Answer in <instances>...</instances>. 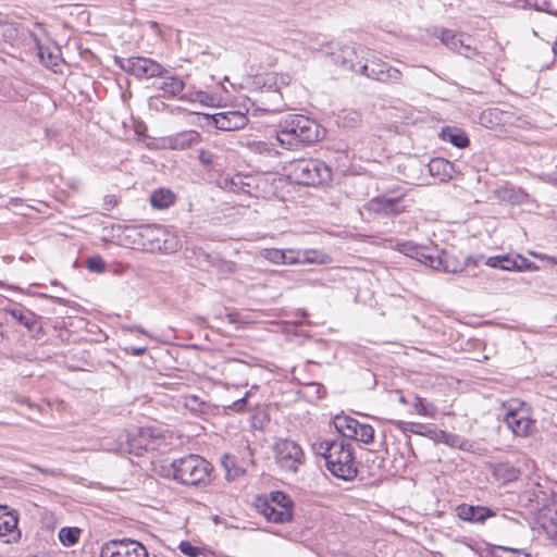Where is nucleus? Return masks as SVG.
<instances>
[{"label": "nucleus", "mask_w": 557, "mask_h": 557, "mask_svg": "<svg viewBox=\"0 0 557 557\" xmlns=\"http://www.w3.org/2000/svg\"><path fill=\"white\" fill-rule=\"evenodd\" d=\"M212 466L199 455H187L174 459L163 467V475L186 486H206L211 481Z\"/></svg>", "instance_id": "f257e3e1"}, {"label": "nucleus", "mask_w": 557, "mask_h": 557, "mask_svg": "<svg viewBox=\"0 0 557 557\" xmlns=\"http://www.w3.org/2000/svg\"><path fill=\"white\" fill-rule=\"evenodd\" d=\"M323 136L320 125L300 114L288 115L280 123L276 139L282 147L295 149L300 145L312 144Z\"/></svg>", "instance_id": "f03ea898"}, {"label": "nucleus", "mask_w": 557, "mask_h": 557, "mask_svg": "<svg viewBox=\"0 0 557 557\" xmlns=\"http://www.w3.org/2000/svg\"><path fill=\"white\" fill-rule=\"evenodd\" d=\"M283 170L286 177L298 185L318 186L332 180V170L319 159H295L286 163Z\"/></svg>", "instance_id": "7ed1b4c3"}, {"label": "nucleus", "mask_w": 557, "mask_h": 557, "mask_svg": "<svg viewBox=\"0 0 557 557\" xmlns=\"http://www.w3.org/2000/svg\"><path fill=\"white\" fill-rule=\"evenodd\" d=\"M327 470L345 481L357 475L351 445L345 440L335 441L325 462Z\"/></svg>", "instance_id": "20e7f679"}, {"label": "nucleus", "mask_w": 557, "mask_h": 557, "mask_svg": "<svg viewBox=\"0 0 557 557\" xmlns=\"http://www.w3.org/2000/svg\"><path fill=\"white\" fill-rule=\"evenodd\" d=\"M274 454L277 465L289 472H297L299 466L305 463L306 457L298 443L287 438H278L274 444Z\"/></svg>", "instance_id": "39448f33"}, {"label": "nucleus", "mask_w": 557, "mask_h": 557, "mask_svg": "<svg viewBox=\"0 0 557 557\" xmlns=\"http://www.w3.org/2000/svg\"><path fill=\"white\" fill-rule=\"evenodd\" d=\"M441 41L450 50L456 51L468 59L479 58L485 60V57L475 46V39L465 33H455L451 29H442Z\"/></svg>", "instance_id": "423d86ee"}, {"label": "nucleus", "mask_w": 557, "mask_h": 557, "mask_svg": "<svg viewBox=\"0 0 557 557\" xmlns=\"http://www.w3.org/2000/svg\"><path fill=\"white\" fill-rule=\"evenodd\" d=\"M358 73L367 76L368 78L385 84H397L403 77V74L398 69L393 67L377 58H372L360 64Z\"/></svg>", "instance_id": "0eeeda50"}, {"label": "nucleus", "mask_w": 557, "mask_h": 557, "mask_svg": "<svg viewBox=\"0 0 557 557\" xmlns=\"http://www.w3.org/2000/svg\"><path fill=\"white\" fill-rule=\"evenodd\" d=\"M121 67L138 78L163 77L165 74H169V71L160 63L145 57L123 59Z\"/></svg>", "instance_id": "6e6552de"}, {"label": "nucleus", "mask_w": 557, "mask_h": 557, "mask_svg": "<svg viewBox=\"0 0 557 557\" xmlns=\"http://www.w3.org/2000/svg\"><path fill=\"white\" fill-rule=\"evenodd\" d=\"M101 557H148L146 547L131 539L113 540L101 547Z\"/></svg>", "instance_id": "1a4fd4ad"}, {"label": "nucleus", "mask_w": 557, "mask_h": 557, "mask_svg": "<svg viewBox=\"0 0 557 557\" xmlns=\"http://www.w3.org/2000/svg\"><path fill=\"white\" fill-rule=\"evenodd\" d=\"M282 183V178L267 175H246L244 191L249 196L256 198H271L276 196L275 183Z\"/></svg>", "instance_id": "9d476101"}, {"label": "nucleus", "mask_w": 557, "mask_h": 557, "mask_svg": "<svg viewBox=\"0 0 557 557\" xmlns=\"http://www.w3.org/2000/svg\"><path fill=\"white\" fill-rule=\"evenodd\" d=\"M483 259L484 256L479 255L476 257L469 256L463 261H460L458 257L442 250L441 253L435 256L433 269L446 273H459L462 272L466 267H478Z\"/></svg>", "instance_id": "9b49d317"}, {"label": "nucleus", "mask_w": 557, "mask_h": 557, "mask_svg": "<svg viewBox=\"0 0 557 557\" xmlns=\"http://www.w3.org/2000/svg\"><path fill=\"white\" fill-rule=\"evenodd\" d=\"M1 312L12 317L30 333L39 334L42 330L40 317L21 304H10L1 308Z\"/></svg>", "instance_id": "f8f14e48"}, {"label": "nucleus", "mask_w": 557, "mask_h": 557, "mask_svg": "<svg viewBox=\"0 0 557 557\" xmlns=\"http://www.w3.org/2000/svg\"><path fill=\"white\" fill-rule=\"evenodd\" d=\"M504 422L518 436H528L535 425V421L529 417L528 410L522 407H509L505 413Z\"/></svg>", "instance_id": "ddd939ff"}, {"label": "nucleus", "mask_w": 557, "mask_h": 557, "mask_svg": "<svg viewBox=\"0 0 557 557\" xmlns=\"http://www.w3.org/2000/svg\"><path fill=\"white\" fill-rule=\"evenodd\" d=\"M210 123L218 129L232 132L244 128L248 123V117L239 111H226L215 114H203Z\"/></svg>", "instance_id": "4468645a"}, {"label": "nucleus", "mask_w": 557, "mask_h": 557, "mask_svg": "<svg viewBox=\"0 0 557 557\" xmlns=\"http://www.w3.org/2000/svg\"><path fill=\"white\" fill-rule=\"evenodd\" d=\"M151 433L148 429H138L136 434H127L125 442L120 443L119 451L121 454L141 455L143 450H148L150 446Z\"/></svg>", "instance_id": "2eb2a0df"}, {"label": "nucleus", "mask_w": 557, "mask_h": 557, "mask_svg": "<svg viewBox=\"0 0 557 557\" xmlns=\"http://www.w3.org/2000/svg\"><path fill=\"white\" fill-rule=\"evenodd\" d=\"M17 523V513L0 506V540L3 543H14L20 540L21 531Z\"/></svg>", "instance_id": "dca6fc26"}, {"label": "nucleus", "mask_w": 557, "mask_h": 557, "mask_svg": "<svg viewBox=\"0 0 557 557\" xmlns=\"http://www.w3.org/2000/svg\"><path fill=\"white\" fill-rule=\"evenodd\" d=\"M138 244L144 250L156 251L160 244V236L164 234V226L158 224H144L134 228Z\"/></svg>", "instance_id": "f3484780"}, {"label": "nucleus", "mask_w": 557, "mask_h": 557, "mask_svg": "<svg viewBox=\"0 0 557 557\" xmlns=\"http://www.w3.org/2000/svg\"><path fill=\"white\" fill-rule=\"evenodd\" d=\"M455 511L458 518L470 523H484L488 518L496 516L492 508L469 504L458 505Z\"/></svg>", "instance_id": "a211bd4d"}, {"label": "nucleus", "mask_w": 557, "mask_h": 557, "mask_svg": "<svg viewBox=\"0 0 557 557\" xmlns=\"http://www.w3.org/2000/svg\"><path fill=\"white\" fill-rule=\"evenodd\" d=\"M201 141V135L193 129L183 131L164 138L168 148L172 150H185L198 145Z\"/></svg>", "instance_id": "6ab92c4d"}, {"label": "nucleus", "mask_w": 557, "mask_h": 557, "mask_svg": "<svg viewBox=\"0 0 557 557\" xmlns=\"http://www.w3.org/2000/svg\"><path fill=\"white\" fill-rule=\"evenodd\" d=\"M397 249L405 256L416 259L422 264L433 269L435 256L432 255L426 247L416 245L412 242H405L397 244Z\"/></svg>", "instance_id": "aec40b11"}, {"label": "nucleus", "mask_w": 557, "mask_h": 557, "mask_svg": "<svg viewBox=\"0 0 557 557\" xmlns=\"http://www.w3.org/2000/svg\"><path fill=\"white\" fill-rule=\"evenodd\" d=\"M332 57L336 64L351 72L358 73L359 65L362 64L354 46L344 45L336 52H332Z\"/></svg>", "instance_id": "412c9836"}, {"label": "nucleus", "mask_w": 557, "mask_h": 557, "mask_svg": "<svg viewBox=\"0 0 557 557\" xmlns=\"http://www.w3.org/2000/svg\"><path fill=\"white\" fill-rule=\"evenodd\" d=\"M369 210L376 213L398 214L405 210L399 198L375 197L369 202Z\"/></svg>", "instance_id": "4be33fe9"}, {"label": "nucleus", "mask_w": 557, "mask_h": 557, "mask_svg": "<svg viewBox=\"0 0 557 557\" xmlns=\"http://www.w3.org/2000/svg\"><path fill=\"white\" fill-rule=\"evenodd\" d=\"M426 168L431 176L437 177L442 182L451 180L455 173L454 163L444 158L431 159V161L426 164Z\"/></svg>", "instance_id": "5701e85b"}, {"label": "nucleus", "mask_w": 557, "mask_h": 557, "mask_svg": "<svg viewBox=\"0 0 557 557\" xmlns=\"http://www.w3.org/2000/svg\"><path fill=\"white\" fill-rule=\"evenodd\" d=\"M259 511L261 515L265 517V519L270 522L274 523H285L289 522L293 519V511L286 508H277L269 503L262 500L258 505Z\"/></svg>", "instance_id": "b1692460"}, {"label": "nucleus", "mask_w": 557, "mask_h": 557, "mask_svg": "<svg viewBox=\"0 0 557 557\" xmlns=\"http://www.w3.org/2000/svg\"><path fill=\"white\" fill-rule=\"evenodd\" d=\"M255 84H257L262 92H267L270 95V100L273 103H277L282 99V95L280 92V87L277 85V76L273 73H268L264 75H259L255 78Z\"/></svg>", "instance_id": "393cba45"}, {"label": "nucleus", "mask_w": 557, "mask_h": 557, "mask_svg": "<svg viewBox=\"0 0 557 557\" xmlns=\"http://www.w3.org/2000/svg\"><path fill=\"white\" fill-rule=\"evenodd\" d=\"M541 524L548 537L557 543V499L541 513Z\"/></svg>", "instance_id": "a878e982"}, {"label": "nucleus", "mask_w": 557, "mask_h": 557, "mask_svg": "<svg viewBox=\"0 0 557 557\" xmlns=\"http://www.w3.org/2000/svg\"><path fill=\"white\" fill-rule=\"evenodd\" d=\"M162 78L163 81L159 85H154V87L162 90L163 97H177L185 88V82L178 76L165 74Z\"/></svg>", "instance_id": "bb28decb"}, {"label": "nucleus", "mask_w": 557, "mask_h": 557, "mask_svg": "<svg viewBox=\"0 0 557 557\" xmlns=\"http://www.w3.org/2000/svg\"><path fill=\"white\" fill-rule=\"evenodd\" d=\"M480 123L485 127L511 123L510 113L498 108L485 110L480 115Z\"/></svg>", "instance_id": "cd10ccee"}, {"label": "nucleus", "mask_w": 557, "mask_h": 557, "mask_svg": "<svg viewBox=\"0 0 557 557\" xmlns=\"http://www.w3.org/2000/svg\"><path fill=\"white\" fill-rule=\"evenodd\" d=\"M397 426L403 432H411L413 434L426 436L431 440L444 437L446 435V433L444 431H442V430L437 431L434 429H430L422 423L400 421V422H398Z\"/></svg>", "instance_id": "c85d7f7f"}, {"label": "nucleus", "mask_w": 557, "mask_h": 557, "mask_svg": "<svg viewBox=\"0 0 557 557\" xmlns=\"http://www.w3.org/2000/svg\"><path fill=\"white\" fill-rule=\"evenodd\" d=\"M37 54L41 63L54 72H57V67L63 61L61 57V50L57 46H53L52 48L38 46Z\"/></svg>", "instance_id": "c756f323"}, {"label": "nucleus", "mask_w": 557, "mask_h": 557, "mask_svg": "<svg viewBox=\"0 0 557 557\" xmlns=\"http://www.w3.org/2000/svg\"><path fill=\"white\" fill-rule=\"evenodd\" d=\"M335 429L346 438H356L357 437V426L359 425V421L355 418L345 414H337L333 420Z\"/></svg>", "instance_id": "7c9ffc66"}, {"label": "nucleus", "mask_w": 557, "mask_h": 557, "mask_svg": "<svg viewBox=\"0 0 557 557\" xmlns=\"http://www.w3.org/2000/svg\"><path fill=\"white\" fill-rule=\"evenodd\" d=\"M493 474L503 483L512 482L519 478L520 471L510 462H497L493 467Z\"/></svg>", "instance_id": "2f4dec72"}, {"label": "nucleus", "mask_w": 557, "mask_h": 557, "mask_svg": "<svg viewBox=\"0 0 557 557\" xmlns=\"http://www.w3.org/2000/svg\"><path fill=\"white\" fill-rule=\"evenodd\" d=\"M293 253H294L293 250H282V249H277V248H270V249H264L262 252V256L267 260H269L273 263L293 264V263L298 262V260L295 257H293Z\"/></svg>", "instance_id": "473e14b6"}, {"label": "nucleus", "mask_w": 557, "mask_h": 557, "mask_svg": "<svg viewBox=\"0 0 557 557\" xmlns=\"http://www.w3.org/2000/svg\"><path fill=\"white\" fill-rule=\"evenodd\" d=\"M442 138L457 148H466L469 146L470 143L466 133L456 127L443 128Z\"/></svg>", "instance_id": "72a5a7b5"}, {"label": "nucleus", "mask_w": 557, "mask_h": 557, "mask_svg": "<svg viewBox=\"0 0 557 557\" xmlns=\"http://www.w3.org/2000/svg\"><path fill=\"white\" fill-rule=\"evenodd\" d=\"M175 195L166 188L154 190L150 196V203L153 208L165 209L173 205Z\"/></svg>", "instance_id": "f704fd0d"}, {"label": "nucleus", "mask_w": 557, "mask_h": 557, "mask_svg": "<svg viewBox=\"0 0 557 557\" xmlns=\"http://www.w3.org/2000/svg\"><path fill=\"white\" fill-rule=\"evenodd\" d=\"M485 264L491 268L500 269L504 271H516L518 264L516 263L515 256L499 255L493 256L485 260Z\"/></svg>", "instance_id": "c9c22d12"}, {"label": "nucleus", "mask_w": 557, "mask_h": 557, "mask_svg": "<svg viewBox=\"0 0 557 557\" xmlns=\"http://www.w3.org/2000/svg\"><path fill=\"white\" fill-rule=\"evenodd\" d=\"M180 240L177 236L171 232H169L164 227L163 236H160V244L157 245L156 251H161L163 253H173L177 251L180 248Z\"/></svg>", "instance_id": "e433bc0d"}, {"label": "nucleus", "mask_w": 557, "mask_h": 557, "mask_svg": "<svg viewBox=\"0 0 557 557\" xmlns=\"http://www.w3.org/2000/svg\"><path fill=\"white\" fill-rule=\"evenodd\" d=\"M264 502L273 505L277 508H286L293 511L294 503L288 495L283 492H272L269 499H264Z\"/></svg>", "instance_id": "4c0bfd02"}, {"label": "nucleus", "mask_w": 557, "mask_h": 557, "mask_svg": "<svg viewBox=\"0 0 557 557\" xmlns=\"http://www.w3.org/2000/svg\"><path fill=\"white\" fill-rule=\"evenodd\" d=\"M245 174H235L223 180V187L235 194H243L245 185Z\"/></svg>", "instance_id": "58836bf2"}, {"label": "nucleus", "mask_w": 557, "mask_h": 557, "mask_svg": "<svg viewBox=\"0 0 557 557\" xmlns=\"http://www.w3.org/2000/svg\"><path fill=\"white\" fill-rule=\"evenodd\" d=\"M79 530L77 528H62L59 531V540L65 546L74 545L78 542Z\"/></svg>", "instance_id": "ea45409f"}, {"label": "nucleus", "mask_w": 557, "mask_h": 557, "mask_svg": "<svg viewBox=\"0 0 557 557\" xmlns=\"http://www.w3.org/2000/svg\"><path fill=\"white\" fill-rule=\"evenodd\" d=\"M342 125L344 127H357L362 121V115L356 110H344L341 115Z\"/></svg>", "instance_id": "a19ab883"}, {"label": "nucleus", "mask_w": 557, "mask_h": 557, "mask_svg": "<svg viewBox=\"0 0 557 557\" xmlns=\"http://www.w3.org/2000/svg\"><path fill=\"white\" fill-rule=\"evenodd\" d=\"M413 407L418 414L424 417H434L436 413V408L430 403H425L423 398L416 396Z\"/></svg>", "instance_id": "79ce46f5"}, {"label": "nucleus", "mask_w": 557, "mask_h": 557, "mask_svg": "<svg viewBox=\"0 0 557 557\" xmlns=\"http://www.w3.org/2000/svg\"><path fill=\"white\" fill-rule=\"evenodd\" d=\"M334 443L335 441L318 440L312 443L311 447L315 455L322 456L326 461L329 454L332 451Z\"/></svg>", "instance_id": "37998d69"}, {"label": "nucleus", "mask_w": 557, "mask_h": 557, "mask_svg": "<svg viewBox=\"0 0 557 557\" xmlns=\"http://www.w3.org/2000/svg\"><path fill=\"white\" fill-rule=\"evenodd\" d=\"M357 437L355 440L360 441L364 444H371L374 440V429L370 424H363L359 422L357 426Z\"/></svg>", "instance_id": "c03bdc74"}, {"label": "nucleus", "mask_w": 557, "mask_h": 557, "mask_svg": "<svg viewBox=\"0 0 557 557\" xmlns=\"http://www.w3.org/2000/svg\"><path fill=\"white\" fill-rule=\"evenodd\" d=\"M490 557H531L529 554L504 546H497L490 552Z\"/></svg>", "instance_id": "a18cd8bd"}, {"label": "nucleus", "mask_w": 557, "mask_h": 557, "mask_svg": "<svg viewBox=\"0 0 557 557\" xmlns=\"http://www.w3.org/2000/svg\"><path fill=\"white\" fill-rule=\"evenodd\" d=\"M181 99L182 100L188 99L190 101H197L202 104L209 106V104L213 103L214 97L206 91L199 90V91L190 92L189 95H182Z\"/></svg>", "instance_id": "49530a36"}, {"label": "nucleus", "mask_w": 557, "mask_h": 557, "mask_svg": "<svg viewBox=\"0 0 557 557\" xmlns=\"http://www.w3.org/2000/svg\"><path fill=\"white\" fill-rule=\"evenodd\" d=\"M198 159L206 170L215 169V154L212 151L200 149L198 153Z\"/></svg>", "instance_id": "de8ad7c7"}, {"label": "nucleus", "mask_w": 557, "mask_h": 557, "mask_svg": "<svg viewBox=\"0 0 557 557\" xmlns=\"http://www.w3.org/2000/svg\"><path fill=\"white\" fill-rule=\"evenodd\" d=\"M178 548L184 555L188 557H198L199 555L203 554V548L195 546L188 541H182L178 544Z\"/></svg>", "instance_id": "09e8293b"}, {"label": "nucleus", "mask_w": 557, "mask_h": 557, "mask_svg": "<svg viewBox=\"0 0 557 557\" xmlns=\"http://www.w3.org/2000/svg\"><path fill=\"white\" fill-rule=\"evenodd\" d=\"M87 268L91 272L101 273L104 271L106 262L100 256H92L87 259Z\"/></svg>", "instance_id": "8fccbe9b"}, {"label": "nucleus", "mask_w": 557, "mask_h": 557, "mask_svg": "<svg viewBox=\"0 0 557 557\" xmlns=\"http://www.w3.org/2000/svg\"><path fill=\"white\" fill-rule=\"evenodd\" d=\"M516 263L518 264V268H516V271L522 272V271H535L537 270V265L533 262L529 261L527 258L521 257L520 255L515 256Z\"/></svg>", "instance_id": "3c124183"}, {"label": "nucleus", "mask_w": 557, "mask_h": 557, "mask_svg": "<svg viewBox=\"0 0 557 557\" xmlns=\"http://www.w3.org/2000/svg\"><path fill=\"white\" fill-rule=\"evenodd\" d=\"M250 394V391L247 392L245 396L235 400L231 406H228V408L236 412H243L246 409L247 398L249 397Z\"/></svg>", "instance_id": "603ef678"}, {"label": "nucleus", "mask_w": 557, "mask_h": 557, "mask_svg": "<svg viewBox=\"0 0 557 557\" xmlns=\"http://www.w3.org/2000/svg\"><path fill=\"white\" fill-rule=\"evenodd\" d=\"M202 405L203 403L195 395L186 398L185 406L193 411L201 410Z\"/></svg>", "instance_id": "864d4df0"}, {"label": "nucleus", "mask_w": 557, "mask_h": 557, "mask_svg": "<svg viewBox=\"0 0 557 557\" xmlns=\"http://www.w3.org/2000/svg\"><path fill=\"white\" fill-rule=\"evenodd\" d=\"M34 469H36L37 471H39L44 474H49L51 476H60L62 474V471L59 469H47V468H41L39 466H34Z\"/></svg>", "instance_id": "5fc2aeb1"}, {"label": "nucleus", "mask_w": 557, "mask_h": 557, "mask_svg": "<svg viewBox=\"0 0 557 557\" xmlns=\"http://www.w3.org/2000/svg\"><path fill=\"white\" fill-rule=\"evenodd\" d=\"M116 200L113 196H106L103 201V209L104 210H111L115 207Z\"/></svg>", "instance_id": "6e6d98bb"}, {"label": "nucleus", "mask_w": 557, "mask_h": 557, "mask_svg": "<svg viewBox=\"0 0 557 557\" xmlns=\"http://www.w3.org/2000/svg\"><path fill=\"white\" fill-rule=\"evenodd\" d=\"M527 3L528 5L535 8L537 11H545L544 7L548 5L546 1H543L542 4H540L536 0L534 2L527 0Z\"/></svg>", "instance_id": "4d7b16f0"}, {"label": "nucleus", "mask_w": 557, "mask_h": 557, "mask_svg": "<svg viewBox=\"0 0 557 557\" xmlns=\"http://www.w3.org/2000/svg\"><path fill=\"white\" fill-rule=\"evenodd\" d=\"M146 350H147L146 347H138V348L133 349V354L135 356H141L146 352Z\"/></svg>", "instance_id": "13d9d810"}, {"label": "nucleus", "mask_w": 557, "mask_h": 557, "mask_svg": "<svg viewBox=\"0 0 557 557\" xmlns=\"http://www.w3.org/2000/svg\"><path fill=\"white\" fill-rule=\"evenodd\" d=\"M3 324L4 322L0 319V344L3 342V339L5 338V334L3 332Z\"/></svg>", "instance_id": "bf43d9fd"}, {"label": "nucleus", "mask_w": 557, "mask_h": 557, "mask_svg": "<svg viewBox=\"0 0 557 557\" xmlns=\"http://www.w3.org/2000/svg\"><path fill=\"white\" fill-rule=\"evenodd\" d=\"M398 400H399V403H401V404H404V405L408 403V401H407V399H406V397H405V396H403V395H400V396H399V399H398Z\"/></svg>", "instance_id": "052dcab7"}, {"label": "nucleus", "mask_w": 557, "mask_h": 557, "mask_svg": "<svg viewBox=\"0 0 557 557\" xmlns=\"http://www.w3.org/2000/svg\"><path fill=\"white\" fill-rule=\"evenodd\" d=\"M227 318H228V321L230 322H235V319H234V315L233 314H227Z\"/></svg>", "instance_id": "680f3d73"}, {"label": "nucleus", "mask_w": 557, "mask_h": 557, "mask_svg": "<svg viewBox=\"0 0 557 557\" xmlns=\"http://www.w3.org/2000/svg\"><path fill=\"white\" fill-rule=\"evenodd\" d=\"M552 262L557 263V261L554 258H548Z\"/></svg>", "instance_id": "e2e57ef3"}, {"label": "nucleus", "mask_w": 557, "mask_h": 557, "mask_svg": "<svg viewBox=\"0 0 557 557\" xmlns=\"http://www.w3.org/2000/svg\"><path fill=\"white\" fill-rule=\"evenodd\" d=\"M0 286H2V283L0 282Z\"/></svg>", "instance_id": "0e129e2a"}]
</instances>
